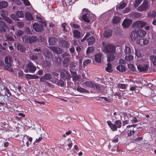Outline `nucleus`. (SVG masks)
Instances as JSON below:
<instances>
[{"label":"nucleus","instance_id":"obj_32","mask_svg":"<svg viewBox=\"0 0 156 156\" xmlns=\"http://www.w3.org/2000/svg\"><path fill=\"white\" fill-rule=\"evenodd\" d=\"M111 54L109 55L107 57V61L108 62H110L113 61L115 58V57L113 53H111Z\"/></svg>","mask_w":156,"mask_h":156},{"label":"nucleus","instance_id":"obj_19","mask_svg":"<svg viewBox=\"0 0 156 156\" xmlns=\"http://www.w3.org/2000/svg\"><path fill=\"white\" fill-rule=\"evenodd\" d=\"M89 45H92L94 44L95 41V38L94 36H90L87 40Z\"/></svg>","mask_w":156,"mask_h":156},{"label":"nucleus","instance_id":"obj_61","mask_svg":"<svg viewBox=\"0 0 156 156\" xmlns=\"http://www.w3.org/2000/svg\"><path fill=\"white\" fill-rule=\"evenodd\" d=\"M23 34V31L20 30H17L16 34L17 37H20Z\"/></svg>","mask_w":156,"mask_h":156},{"label":"nucleus","instance_id":"obj_46","mask_svg":"<svg viewBox=\"0 0 156 156\" xmlns=\"http://www.w3.org/2000/svg\"><path fill=\"white\" fill-rule=\"evenodd\" d=\"M133 57L131 54L126 55L125 57V59L128 61H131L133 59Z\"/></svg>","mask_w":156,"mask_h":156},{"label":"nucleus","instance_id":"obj_49","mask_svg":"<svg viewBox=\"0 0 156 156\" xmlns=\"http://www.w3.org/2000/svg\"><path fill=\"white\" fill-rule=\"evenodd\" d=\"M65 83V80H64V81L61 79H60L59 80H58V82L57 83V85L63 87Z\"/></svg>","mask_w":156,"mask_h":156},{"label":"nucleus","instance_id":"obj_63","mask_svg":"<svg viewBox=\"0 0 156 156\" xmlns=\"http://www.w3.org/2000/svg\"><path fill=\"white\" fill-rule=\"evenodd\" d=\"M30 58L32 60H34L37 59L38 57L37 56L33 55L30 56Z\"/></svg>","mask_w":156,"mask_h":156},{"label":"nucleus","instance_id":"obj_16","mask_svg":"<svg viewBox=\"0 0 156 156\" xmlns=\"http://www.w3.org/2000/svg\"><path fill=\"white\" fill-rule=\"evenodd\" d=\"M7 28V26L5 23L3 21H0V33L5 32Z\"/></svg>","mask_w":156,"mask_h":156},{"label":"nucleus","instance_id":"obj_43","mask_svg":"<svg viewBox=\"0 0 156 156\" xmlns=\"http://www.w3.org/2000/svg\"><path fill=\"white\" fill-rule=\"evenodd\" d=\"M18 115L19 116V117L16 116L15 117V119L17 121H21V119H22V117H24L25 116V115L23 113H19L18 114Z\"/></svg>","mask_w":156,"mask_h":156},{"label":"nucleus","instance_id":"obj_2","mask_svg":"<svg viewBox=\"0 0 156 156\" xmlns=\"http://www.w3.org/2000/svg\"><path fill=\"white\" fill-rule=\"evenodd\" d=\"M146 34V32L144 30H140L136 31H133L130 35V37L132 39L134 40H136L138 37H143Z\"/></svg>","mask_w":156,"mask_h":156},{"label":"nucleus","instance_id":"obj_22","mask_svg":"<svg viewBox=\"0 0 156 156\" xmlns=\"http://www.w3.org/2000/svg\"><path fill=\"white\" fill-rule=\"evenodd\" d=\"M147 16L149 18H154L156 17V12L155 10L150 11L147 13Z\"/></svg>","mask_w":156,"mask_h":156},{"label":"nucleus","instance_id":"obj_39","mask_svg":"<svg viewBox=\"0 0 156 156\" xmlns=\"http://www.w3.org/2000/svg\"><path fill=\"white\" fill-rule=\"evenodd\" d=\"M106 71L109 73L111 72L113 70L112 64L110 63H108L107 64V66L105 68Z\"/></svg>","mask_w":156,"mask_h":156},{"label":"nucleus","instance_id":"obj_9","mask_svg":"<svg viewBox=\"0 0 156 156\" xmlns=\"http://www.w3.org/2000/svg\"><path fill=\"white\" fill-rule=\"evenodd\" d=\"M32 27L33 29L37 32H41L44 28L43 26L40 23H34L33 24Z\"/></svg>","mask_w":156,"mask_h":156},{"label":"nucleus","instance_id":"obj_35","mask_svg":"<svg viewBox=\"0 0 156 156\" xmlns=\"http://www.w3.org/2000/svg\"><path fill=\"white\" fill-rule=\"evenodd\" d=\"M85 85L87 87L93 88L94 85V83L91 81H87L84 82Z\"/></svg>","mask_w":156,"mask_h":156},{"label":"nucleus","instance_id":"obj_53","mask_svg":"<svg viewBox=\"0 0 156 156\" xmlns=\"http://www.w3.org/2000/svg\"><path fill=\"white\" fill-rule=\"evenodd\" d=\"M90 35V33L89 32H87L85 36L81 40V41L82 42H84L85 40H87V37H89Z\"/></svg>","mask_w":156,"mask_h":156},{"label":"nucleus","instance_id":"obj_14","mask_svg":"<svg viewBox=\"0 0 156 156\" xmlns=\"http://www.w3.org/2000/svg\"><path fill=\"white\" fill-rule=\"evenodd\" d=\"M146 23H147L144 21H136L133 24L136 27H140L142 28L146 25Z\"/></svg>","mask_w":156,"mask_h":156},{"label":"nucleus","instance_id":"obj_28","mask_svg":"<svg viewBox=\"0 0 156 156\" xmlns=\"http://www.w3.org/2000/svg\"><path fill=\"white\" fill-rule=\"evenodd\" d=\"M43 55L45 58L49 59L51 56V53L49 51L48 49H47L44 51Z\"/></svg>","mask_w":156,"mask_h":156},{"label":"nucleus","instance_id":"obj_23","mask_svg":"<svg viewBox=\"0 0 156 156\" xmlns=\"http://www.w3.org/2000/svg\"><path fill=\"white\" fill-rule=\"evenodd\" d=\"M17 48L18 50L21 52H24L26 50L25 47L20 43L17 44Z\"/></svg>","mask_w":156,"mask_h":156},{"label":"nucleus","instance_id":"obj_25","mask_svg":"<svg viewBox=\"0 0 156 156\" xmlns=\"http://www.w3.org/2000/svg\"><path fill=\"white\" fill-rule=\"evenodd\" d=\"M25 18L27 20L29 21L33 20H34L31 13L28 12L25 13Z\"/></svg>","mask_w":156,"mask_h":156},{"label":"nucleus","instance_id":"obj_41","mask_svg":"<svg viewBox=\"0 0 156 156\" xmlns=\"http://www.w3.org/2000/svg\"><path fill=\"white\" fill-rule=\"evenodd\" d=\"M128 85L127 84L119 83L117 85V87L119 89H126Z\"/></svg>","mask_w":156,"mask_h":156},{"label":"nucleus","instance_id":"obj_51","mask_svg":"<svg viewBox=\"0 0 156 156\" xmlns=\"http://www.w3.org/2000/svg\"><path fill=\"white\" fill-rule=\"evenodd\" d=\"M94 48L93 46H91L88 48L86 51L87 54H89L93 52L94 51Z\"/></svg>","mask_w":156,"mask_h":156},{"label":"nucleus","instance_id":"obj_8","mask_svg":"<svg viewBox=\"0 0 156 156\" xmlns=\"http://www.w3.org/2000/svg\"><path fill=\"white\" fill-rule=\"evenodd\" d=\"M60 76L62 79L64 78L67 80H69L71 78V76L70 73L66 70L63 69L61 72Z\"/></svg>","mask_w":156,"mask_h":156},{"label":"nucleus","instance_id":"obj_59","mask_svg":"<svg viewBox=\"0 0 156 156\" xmlns=\"http://www.w3.org/2000/svg\"><path fill=\"white\" fill-rule=\"evenodd\" d=\"M141 0H136L134 3V7H137L141 3Z\"/></svg>","mask_w":156,"mask_h":156},{"label":"nucleus","instance_id":"obj_5","mask_svg":"<svg viewBox=\"0 0 156 156\" xmlns=\"http://www.w3.org/2000/svg\"><path fill=\"white\" fill-rule=\"evenodd\" d=\"M115 45L112 43H109L104 45V50L107 53H114L116 50Z\"/></svg>","mask_w":156,"mask_h":156},{"label":"nucleus","instance_id":"obj_10","mask_svg":"<svg viewBox=\"0 0 156 156\" xmlns=\"http://www.w3.org/2000/svg\"><path fill=\"white\" fill-rule=\"evenodd\" d=\"M149 65L147 64H139L137 65L138 69L140 72H145L148 70Z\"/></svg>","mask_w":156,"mask_h":156},{"label":"nucleus","instance_id":"obj_64","mask_svg":"<svg viewBox=\"0 0 156 156\" xmlns=\"http://www.w3.org/2000/svg\"><path fill=\"white\" fill-rule=\"evenodd\" d=\"M129 68L132 71H134L135 70V68L134 66L132 64H129L128 65Z\"/></svg>","mask_w":156,"mask_h":156},{"label":"nucleus","instance_id":"obj_33","mask_svg":"<svg viewBox=\"0 0 156 156\" xmlns=\"http://www.w3.org/2000/svg\"><path fill=\"white\" fill-rule=\"evenodd\" d=\"M131 16L134 18H139L141 17V14L139 12H135L131 13Z\"/></svg>","mask_w":156,"mask_h":156},{"label":"nucleus","instance_id":"obj_29","mask_svg":"<svg viewBox=\"0 0 156 156\" xmlns=\"http://www.w3.org/2000/svg\"><path fill=\"white\" fill-rule=\"evenodd\" d=\"M117 70L121 72H125L126 70L125 67L122 65H119L116 67Z\"/></svg>","mask_w":156,"mask_h":156},{"label":"nucleus","instance_id":"obj_55","mask_svg":"<svg viewBox=\"0 0 156 156\" xmlns=\"http://www.w3.org/2000/svg\"><path fill=\"white\" fill-rule=\"evenodd\" d=\"M131 48L126 46H125V53L126 55L131 54Z\"/></svg>","mask_w":156,"mask_h":156},{"label":"nucleus","instance_id":"obj_57","mask_svg":"<svg viewBox=\"0 0 156 156\" xmlns=\"http://www.w3.org/2000/svg\"><path fill=\"white\" fill-rule=\"evenodd\" d=\"M4 20L8 23L11 24L12 23V20L9 18L6 17L4 19Z\"/></svg>","mask_w":156,"mask_h":156},{"label":"nucleus","instance_id":"obj_47","mask_svg":"<svg viewBox=\"0 0 156 156\" xmlns=\"http://www.w3.org/2000/svg\"><path fill=\"white\" fill-rule=\"evenodd\" d=\"M16 13L18 18H23L24 16V13L22 11H18Z\"/></svg>","mask_w":156,"mask_h":156},{"label":"nucleus","instance_id":"obj_54","mask_svg":"<svg viewBox=\"0 0 156 156\" xmlns=\"http://www.w3.org/2000/svg\"><path fill=\"white\" fill-rule=\"evenodd\" d=\"M70 25L72 27H73L74 29H79L81 28L80 26L77 24L71 23H70Z\"/></svg>","mask_w":156,"mask_h":156},{"label":"nucleus","instance_id":"obj_34","mask_svg":"<svg viewBox=\"0 0 156 156\" xmlns=\"http://www.w3.org/2000/svg\"><path fill=\"white\" fill-rule=\"evenodd\" d=\"M53 61L55 63L56 65H58L61 62V58L59 57H56L55 56Z\"/></svg>","mask_w":156,"mask_h":156},{"label":"nucleus","instance_id":"obj_50","mask_svg":"<svg viewBox=\"0 0 156 156\" xmlns=\"http://www.w3.org/2000/svg\"><path fill=\"white\" fill-rule=\"evenodd\" d=\"M76 67V63L74 62H72L69 65V70H74Z\"/></svg>","mask_w":156,"mask_h":156},{"label":"nucleus","instance_id":"obj_37","mask_svg":"<svg viewBox=\"0 0 156 156\" xmlns=\"http://www.w3.org/2000/svg\"><path fill=\"white\" fill-rule=\"evenodd\" d=\"M150 58L151 62L154 66H156V57L154 55H151L150 56Z\"/></svg>","mask_w":156,"mask_h":156},{"label":"nucleus","instance_id":"obj_30","mask_svg":"<svg viewBox=\"0 0 156 156\" xmlns=\"http://www.w3.org/2000/svg\"><path fill=\"white\" fill-rule=\"evenodd\" d=\"M48 42L51 45H54L56 43L57 39L54 37H52L48 39Z\"/></svg>","mask_w":156,"mask_h":156},{"label":"nucleus","instance_id":"obj_48","mask_svg":"<svg viewBox=\"0 0 156 156\" xmlns=\"http://www.w3.org/2000/svg\"><path fill=\"white\" fill-rule=\"evenodd\" d=\"M77 90L81 93L89 92V91L88 90H87L84 88L81 87H78L77 88Z\"/></svg>","mask_w":156,"mask_h":156},{"label":"nucleus","instance_id":"obj_11","mask_svg":"<svg viewBox=\"0 0 156 156\" xmlns=\"http://www.w3.org/2000/svg\"><path fill=\"white\" fill-rule=\"evenodd\" d=\"M52 78V75L50 73H45L44 75L40 78V81L42 82L44 81V80H50Z\"/></svg>","mask_w":156,"mask_h":156},{"label":"nucleus","instance_id":"obj_60","mask_svg":"<svg viewBox=\"0 0 156 156\" xmlns=\"http://www.w3.org/2000/svg\"><path fill=\"white\" fill-rule=\"evenodd\" d=\"M72 78L73 81L74 82H75L76 81L80 79V77L77 75V74L75 76H73Z\"/></svg>","mask_w":156,"mask_h":156},{"label":"nucleus","instance_id":"obj_36","mask_svg":"<svg viewBox=\"0 0 156 156\" xmlns=\"http://www.w3.org/2000/svg\"><path fill=\"white\" fill-rule=\"evenodd\" d=\"M11 64H6L4 66V69L11 72H13V69L11 68Z\"/></svg>","mask_w":156,"mask_h":156},{"label":"nucleus","instance_id":"obj_20","mask_svg":"<svg viewBox=\"0 0 156 156\" xmlns=\"http://www.w3.org/2000/svg\"><path fill=\"white\" fill-rule=\"evenodd\" d=\"M102 54L101 53H99L95 54L94 56L95 61L98 63H100L101 61Z\"/></svg>","mask_w":156,"mask_h":156},{"label":"nucleus","instance_id":"obj_17","mask_svg":"<svg viewBox=\"0 0 156 156\" xmlns=\"http://www.w3.org/2000/svg\"><path fill=\"white\" fill-rule=\"evenodd\" d=\"M112 31L111 29H107L105 30L103 33V36L104 37L108 38L112 36Z\"/></svg>","mask_w":156,"mask_h":156},{"label":"nucleus","instance_id":"obj_4","mask_svg":"<svg viewBox=\"0 0 156 156\" xmlns=\"http://www.w3.org/2000/svg\"><path fill=\"white\" fill-rule=\"evenodd\" d=\"M36 69V66L30 61L26 65V69H24V72L25 73H34Z\"/></svg>","mask_w":156,"mask_h":156},{"label":"nucleus","instance_id":"obj_62","mask_svg":"<svg viewBox=\"0 0 156 156\" xmlns=\"http://www.w3.org/2000/svg\"><path fill=\"white\" fill-rule=\"evenodd\" d=\"M144 39L143 38H141L138 40L137 41V43L139 44L142 45L144 43Z\"/></svg>","mask_w":156,"mask_h":156},{"label":"nucleus","instance_id":"obj_40","mask_svg":"<svg viewBox=\"0 0 156 156\" xmlns=\"http://www.w3.org/2000/svg\"><path fill=\"white\" fill-rule=\"evenodd\" d=\"M88 13H86L84 14H83L82 16V18L83 20L85 22H87V23H89L90 21L89 20L88 18V15H89Z\"/></svg>","mask_w":156,"mask_h":156},{"label":"nucleus","instance_id":"obj_26","mask_svg":"<svg viewBox=\"0 0 156 156\" xmlns=\"http://www.w3.org/2000/svg\"><path fill=\"white\" fill-rule=\"evenodd\" d=\"M26 78L29 79H37L39 78V76H36L35 74L31 75L30 74H27L26 76Z\"/></svg>","mask_w":156,"mask_h":156},{"label":"nucleus","instance_id":"obj_38","mask_svg":"<svg viewBox=\"0 0 156 156\" xmlns=\"http://www.w3.org/2000/svg\"><path fill=\"white\" fill-rule=\"evenodd\" d=\"M42 65L44 66L47 67L51 66V62L46 60L43 61Z\"/></svg>","mask_w":156,"mask_h":156},{"label":"nucleus","instance_id":"obj_15","mask_svg":"<svg viewBox=\"0 0 156 156\" xmlns=\"http://www.w3.org/2000/svg\"><path fill=\"white\" fill-rule=\"evenodd\" d=\"M49 48L53 51V53H55L57 54H60L62 53V49L59 47L51 46Z\"/></svg>","mask_w":156,"mask_h":156},{"label":"nucleus","instance_id":"obj_18","mask_svg":"<svg viewBox=\"0 0 156 156\" xmlns=\"http://www.w3.org/2000/svg\"><path fill=\"white\" fill-rule=\"evenodd\" d=\"M5 41L9 42L10 41H14V38L12 33L7 34L5 35Z\"/></svg>","mask_w":156,"mask_h":156},{"label":"nucleus","instance_id":"obj_56","mask_svg":"<svg viewBox=\"0 0 156 156\" xmlns=\"http://www.w3.org/2000/svg\"><path fill=\"white\" fill-rule=\"evenodd\" d=\"M16 16V15L12 14L11 15L10 17L14 20L18 21L19 19Z\"/></svg>","mask_w":156,"mask_h":156},{"label":"nucleus","instance_id":"obj_45","mask_svg":"<svg viewBox=\"0 0 156 156\" xmlns=\"http://www.w3.org/2000/svg\"><path fill=\"white\" fill-rule=\"evenodd\" d=\"M12 58L9 57H6L5 59V62L6 64H11Z\"/></svg>","mask_w":156,"mask_h":156},{"label":"nucleus","instance_id":"obj_6","mask_svg":"<svg viewBox=\"0 0 156 156\" xmlns=\"http://www.w3.org/2000/svg\"><path fill=\"white\" fill-rule=\"evenodd\" d=\"M150 6V5L148 1H144L137 9L140 12L145 11L149 9Z\"/></svg>","mask_w":156,"mask_h":156},{"label":"nucleus","instance_id":"obj_3","mask_svg":"<svg viewBox=\"0 0 156 156\" xmlns=\"http://www.w3.org/2000/svg\"><path fill=\"white\" fill-rule=\"evenodd\" d=\"M1 91L0 94L3 96H6L8 98L12 96V94L9 90L7 86L1 84L0 85Z\"/></svg>","mask_w":156,"mask_h":156},{"label":"nucleus","instance_id":"obj_13","mask_svg":"<svg viewBox=\"0 0 156 156\" xmlns=\"http://www.w3.org/2000/svg\"><path fill=\"white\" fill-rule=\"evenodd\" d=\"M60 46L64 48H68L70 46V44L69 42L64 40L60 41Z\"/></svg>","mask_w":156,"mask_h":156},{"label":"nucleus","instance_id":"obj_52","mask_svg":"<svg viewBox=\"0 0 156 156\" xmlns=\"http://www.w3.org/2000/svg\"><path fill=\"white\" fill-rule=\"evenodd\" d=\"M1 16L4 19L5 17H6L7 15V12L4 10H2L1 12Z\"/></svg>","mask_w":156,"mask_h":156},{"label":"nucleus","instance_id":"obj_27","mask_svg":"<svg viewBox=\"0 0 156 156\" xmlns=\"http://www.w3.org/2000/svg\"><path fill=\"white\" fill-rule=\"evenodd\" d=\"M8 6V4L7 2L5 1L0 2V9L6 8Z\"/></svg>","mask_w":156,"mask_h":156},{"label":"nucleus","instance_id":"obj_21","mask_svg":"<svg viewBox=\"0 0 156 156\" xmlns=\"http://www.w3.org/2000/svg\"><path fill=\"white\" fill-rule=\"evenodd\" d=\"M73 37L77 39L80 38L81 37L80 32L77 30H74L73 31Z\"/></svg>","mask_w":156,"mask_h":156},{"label":"nucleus","instance_id":"obj_44","mask_svg":"<svg viewBox=\"0 0 156 156\" xmlns=\"http://www.w3.org/2000/svg\"><path fill=\"white\" fill-rule=\"evenodd\" d=\"M4 97L3 95H0V106L3 105L5 103Z\"/></svg>","mask_w":156,"mask_h":156},{"label":"nucleus","instance_id":"obj_24","mask_svg":"<svg viewBox=\"0 0 156 156\" xmlns=\"http://www.w3.org/2000/svg\"><path fill=\"white\" fill-rule=\"evenodd\" d=\"M70 61V59L69 57H66L65 58L62 62L63 66L65 67L68 66L69 65Z\"/></svg>","mask_w":156,"mask_h":156},{"label":"nucleus","instance_id":"obj_12","mask_svg":"<svg viewBox=\"0 0 156 156\" xmlns=\"http://www.w3.org/2000/svg\"><path fill=\"white\" fill-rule=\"evenodd\" d=\"M132 23L131 20L128 19H125L122 23V25L125 28H127L129 27Z\"/></svg>","mask_w":156,"mask_h":156},{"label":"nucleus","instance_id":"obj_31","mask_svg":"<svg viewBox=\"0 0 156 156\" xmlns=\"http://www.w3.org/2000/svg\"><path fill=\"white\" fill-rule=\"evenodd\" d=\"M120 20V19L119 16H114L112 20V23L114 24H116L119 23Z\"/></svg>","mask_w":156,"mask_h":156},{"label":"nucleus","instance_id":"obj_7","mask_svg":"<svg viewBox=\"0 0 156 156\" xmlns=\"http://www.w3.org/2000/svg\"><path fill=\"white\" fill-rule=\"evenodd\" d=\"M25 42L27 43L32 44L37 41L38 39L37 37L34 36H27L24 37Z\"/></svg>","mask_w":156,"mask_h":156},{"label":"nucleus","instance_id":"obj_1","mask_svg":"<svg viewBox=\"0 0 156 156\" xmlns=\"http://www.w3.org/2000/svg\"><path fill=\"white\" fill-rule=\"evenodd\" d=\"M107 123L109 128L113 131L117 130L118 128H120L122 126V122L121 120H116L115 124H113L110 121H108Z\"/></svg>","mask_w":156,"mask_h":156},{"label":"nucleus","instance_id":"obj_58","mask_svg":"<svg viewBox=\"0 0 156 156\" xmlns=\"http://www.w3.org/2000/svg\"><path fill=\"white\" fill-rule=\"evenodd\" d=\"M93 88L98 91H100L101 89L100 87L98 85L96 84L95 83L94 87H93Z\"/></svg>","mask_w":156,"mask_h":156},{"label":"nucleus","instance_id":"obj_42","mask_svg":"<svg viewBox=\"0 0 156 156\" xmlns=\"http://www.w3.org/2000/svg\"><path fill=\"white\" fill-rule=\"evenodd\" d=\"M126 5L127 4L126 3H125L124 2H123L121 3L118 6V5L116 6V9H117V8L119 9H122L124 8Z\"/></svg>","mask_w":156,"mask_h":156}]
</instances>
